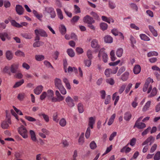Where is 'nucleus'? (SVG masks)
<instances>
[{
  "mask_svg": "<svg viewBox=\"0 0 160 160\" xmlns=\"http://www.w3.org/2000/svg\"><path fill=\"white\" fill-rule=\"evenodd\" d=\"M153 82V80L152 79L150 78H148L143 86L142 89L143 91L144 92L147 91V93H149L152 88V85H149V84L150 83H152Z\"/></svg>",
  "mask_w": 160,
  "mask_h": 160,
  "instance_id": "f257e3e1",
  "label": "nucleus"
},
{
  "mask_svg": "<svg viewBox=\"0 0 160 160\" xmlns=\"http://www.w3.org/2000/svg\"><path fill=\"white\" fill-rule=\"evenodd\" d=\"M44 11L45 13L48 14V16L52 19L54 18L56 14L54 9L51 7H46L45 8Z\"/></svg>",
  "mask_w": 160,
  "mask_h": 160,
  "instance_id": "f03ea898",
  "label": "nucleus"
},
{
  "mask_svg": "<svg viewBox=\"0 0 160 160\" xmlns=\"http://www.w3.org/2000/svg\"><path fill=\"white\" fill-rule=\"evenodd\" d=\"M55 95L57 97H54L52 99V102H56L62 101L64 99V97L62 96L58 91L56 90L55 91Z\"/></svg>",
  "mask_w": 160,
  "mask_h": 160,
  "instance_id": "7ed1b4c3",
  "label": "nucleus"
},
{
  "mask_svg": "<svg viewBox=\"0 0 160 160\" xmlns=\"http://www.w3.org/2000/svg\"><path fill=\"white\" fill-rule=\"evenodd\" d=\"M19 133L24 139H26L28 137L27 130L23 126H22L18 128Z\"/></svg>",
  "mask_w": 160,
  "mask_h": 160,
  "instance_id": "20e7f679",
  "label": "nucleus"
},
{
  "mask_svg": "<svg viewBox=\"0 0 160 160\" xmlns=\"http://www.w3.org/2000/svg\"><path fill=\"white\" fill-rule=\"evenodd\" d=\"M34 33L35 35H38L42 37H47L48 36L46 32L44 30L41 28L35 29Z\"/></svg>",
  "mask_w": 160,
  "mask_h": 160,
  "instance_id": "39448f33",
  "label": "nucleus"
},
{
  "mask_svg": "<svg viewBox=\"0 0 160 160\" xmlns=\"http://www.w3.org/2000/svg\"><path fill=\"white\" fill-rule=\"evenodd\" d=\"M83 22L88 24H92L95 22V21L89 15H87L84 17L83 19Z\"/></svg>",
  "mask_w": 160,
  "mask_h": 160,
  "instance_id": "423d86ee",
  "label": "nucleus"
},
{
  "mask_svg": "<svg viewBox=\"0 0 160 160\" xmlns=\"http://www.w3.org/2000/svg\"><path fill=\"white\" fill-rule=\"evenodd\" d=\"M96 118L95 117H91L88 118V127L92 129L93 128L94 125L95 124Z\"/></svg>",
  "mask_w": 160,
  "mask_h": 160,
  "instance_id": "0eeeda50",
  "label": "nucleus"
},
{
  "mask_svg": "<svg viewBox=\"0 0 160 160\" xmlns=\"http://www.w3.org/2000/svg\"><path fill=\"white\" fill-rule=\"evenodd\" d=\"M90 45L91 47L94 49H98L100 48L98 40L96 39H92Z\"/></svg>",
  "mask_w": 160,
  "mask_h": 160,
  "instance_id": "6e6552de",
  "label": "nucleus"
},
{
  "mask_svg": "<svg viewBox=\"0 0 160 160\" xmlns=\"http://www.w3.org/2000/svg\"><path fill=\"white\" fill-rule=\"evenodd\" d=\"M19 64L18 63H14L11 65L10 67V70L12 73H16L18 68Z\"/></svg>",
  "mask_w": 160,
  "mask_h": 160,
  "instance_id": "1a4fd4ad",
  "label": "nucleus"
},
{
  "mask_svg": "<svg viewBox=\"0 0 160 160\" xmlns=\"http://www.w3.org/2000/svg\"><path fill=\"white\" fill-rule=\"evenodd\" d=\"M65 101L69 107L72 108L74 106L73 99L70 97L68 96L65 99Z\"/></svg>",
  "mask_w": 160,
  "mask_h": 160,
  "instance_id": "9d476101",
  "label": "nucleus"
},
{
  "mask_svg": "<svg viewBox=\"0 0 160 160\" xmlns=\"http://www.w3.org/2000/svg\"><path fill=\"white\" fill-rule=\"evenodd\" d=\"M98 56L99 57H102L103 61L105 63L107 62L108 57L107 53L104 52H100Z\"/></svg>",
  "mask_w": 160,
  "mask_h": 160,
  "instance_id": "9b49d317",
  "label": "nucleus"
},
{
  "mask_svg": "<svg viewBox=\"0 0 160 160\" xmlns=\"http://www.w3.org/2000/svg\"><path fill=\"white\" fill-rule=\"evenodd\" d=\"M54 82L55 87L58 89L63 86L62 81L59 78H55L54 80Z\"/></svg>",
  "mask_w": 160,
  "mask_h": 160,
  "instance_id": "f8f14e48",
  "label": "nucleus"
},
{
  "mask_svg": "<svg viewBox=\"0 0 160 160\" xmlns=\"http://www.w3.org/2000/svg\"><path fill=\"white\" fill-rule=\"evenodd\" d=\"M16 11L18 14L21 15L23 13L24 8L22 6L17 5L16 7Z\"/></svg>",
  "mask_w": 160,
  "mask_h": 160,
  "instance_id": "ddd939ff",
  "label": "nucleus"
},
{
  "mask_svg": "<svg viewBox=\"0 0 160 160\" xmlns=\"http://www.w3.org/2000/svg\"><path fill=\"white\" fill-rule=\"evenodd\" d=\"M43 88V87L41 85L37 86L33 90L34 93L38 95L40 94L42 91Z\"/></svg>",
  "mask_w": 160,
  "mask_h": 160,
  "instance_id": "4468645a",
  "label": "nucleus"
},
{
  "mask_svg": "<svg viewBox=\"0 0 160 160\" xmlns=\"http://www.w3.org/2000/svg\"><path fill=\"white\" fill-rule=\"evenodd\" d=\"M11 124V121L10 118H8L7 121H3L2 123V128L4 129H7L9 127V124Z\"/></svg>",
  "mask_w": 160,
  "mask_h": 160,
  "instance_id": "2eb2a0df",
  "label": "nucleus"
},
{
  "mask_svg": "<svg viewBox=\"0 0 160 160\" xmlns=\"http://www.w3.org/2000/svg\"><path fill=\"white\" fill-rule=\"evenodd\" d=\"M0 38L3 41H5V38L8 40H10L11 38L9 36L7 33L5 32L0 33Z\"/></svg>",
  "mask_w": 160,
  "mask_h": 160,
  "instance_id": "dca6fc26",
  "label": "nucleus"
},
{
  "mask_svg": "<svg viewBox=\"0 0 160 160\" xmlns=\"http://www.w3.org/2000/svg\"><path fill=\"white\" fill-rule=\"evenodd\" d=\"M46 92L48 99L50 100L52 102V99L53 98H54L53 91L51 89H49Z\"/></svg>",
  "mask_w": 160,
  "mask_h": 160,
  "instance_id": "f3484780",
  "label": "nucleus"
},
{
  "mask_svg": "<svg viewBox=\"0 0 160 160\" xmlns=\"http://www.w3.org/2000/svg\"><path fill=\"white\" fill-rule=\"evenodd\" d=\"M104 42L106 43H111L113 42V38L110 35H107L104 38Z\"/></svg>",
  "mask_w": 160,
  "mask_h": 160,
  "instance_id": "a211bd4d",
  "label": "nucleus"
},
{
  "mask_svg": "<svg viewBox=\"0 0 160 160\" xmlns=\"http://www.w3.org/2000/svg\"><path fill=\"white\" fill-rule=\"evenodd\" d=\"M141 70V67L139 65H135L133 68V72L135 74L139 73L140 72Z\"/></svg>",
  "mask_w": 160,
  "mask_h": 160,
  "instance_id": "6ab92c4d",
  "label": "nucleus"
},
{
  "mask_svg": "<svg viewBox=\"0 0 160 160\" xmlns=\"http://www.w3.org/2000/svg\"><path fill=\"white\" fill-rule=\"evenodd\" d=\"M135 127L139 129H142L146 127V125L144 123L136 122L134 126Z\"/></svg>",
  "mask_w": 160,
  "mask_h": 160,
  "instance_id": "aec40b11",
  "label": "nucleus"
},
{
  "mask_svg": "<svg viewBox=\"0 0 160 160\" xmlns=\"http://www.w3.org/2000/svg\"><path fill=\"white\" fill-rule=\"evenodd\" d=\"M150 93L148 96V98H151L156 95L157 93V89L156 87L152 88Z\"/></svg>",
  "mask_w": 160,
  "mask_h": 160,
  "instance_id": "412c9836",
  "label": "nucleus"
},
{
  "mask_svg": "<svg viewBox=\"0 0 160 160\" xmlns=\"http://www.w3.org/2000/svg\"><path fill=\"white\" fill-rule=\"evenodd\" d=\"M56 10L58 18L61 20H62L64 17L61 9L57 8L56 9Z\"/></svg>",
  "mask_w": 160,
  "mask_h": 160,
  "instance_id": "4be33fe9",
  "label": "nucleus"
},
{
  "mask_svg": "<svg viewBox=\"0 0 160 160\" xmlns=\"http://www.w3.org/2000/svg\"><path fill=\"white\" fill-rule=\"evenodd\" d=\"M129 74V72H128L126 71L122 75L121 77V79L123 81H127L128 78Z\"/></svg>",
  "mask_w": 160,
  "mask_h": 160,
  "instance_id": "5701e85b",
  "label": "nucleus"
},
{
  "mask_svg": "<svg viewBox=\"0 0 160 160\" xmlns=\"http://www.w3.org/2000/svg\"><path fill=\"white\" fill-rule=\"evenodd\" d=\"M119 97L118 95H117V92H115L113 94L112 99L113 100H114V105H115L117 104V102L119 100Z\"/></svg>",
  "mask_w": 160,
  "mask_h": 160,
  "instance_id": "b1692460",
  "label": "nucleus"
},
{
  "mask_svg": "<svg viewBox=\"0 0 160 160\" xmlns=\"http://www.w3.org/2000/svg\"><path fill=\"white\" fill-rule=\"evenodd\" d=\"M151 103V101H147L142 108V111L145 112L148 110L150 106Z\"/></svg>",
  "mask_w": 160,
  "mask_h": 160,
  "instance_id": "393cba45",
  "label": "nucleus"
},
{
  "mask_svg": "<svg viewBox=\"0 0 160 160\" xmlns=\"http://www.w3.org/2000/svg\"><path fill=\"white\" fill-rule=\"evenodd\" d=\"M67 72L69 73L73 72L75 73H77L78 72V70L75 67L69 66L68 68V70H67Z\"/></svg>",
  "mask_w": 160,
  "mask_h": 160,
  "instance_id": "a878e982",
  "label": "nucleus"
},
{
  "mask_svg": "<svg viewBox=\"0 0 160 160\" xmlns=\"http://www.w3.org/2000/svg\"><path fill=\"white\" fill-rule=\"evenodd\" d=\"M132 117V115L129 112H127L125 113L124 114V119L126 121H129Z\"/></svg>",
  "mask_w": 160,
  "mask_h": 160,
  "instance_id": "bb28decb",
  "label": "nucleus"
},
{
  "mask_svg": "<svg viewBox=\"0 0 160 160\" xmlns=\"http://www.w3.org/2000/svg\"><path fill=\"white\" fill-rule=\"evenodd\" d=\"M6 56L8 60H11L13 57V54L10 51H7L6 53Z\"/></svg>",
  "mask_w": 160,
  "mask_h": 160,
  "instance_id": "cd10ccee",
  "label": "nucleus"
},
{
  "mask_svg": "<svg viewBox=\"0 0 160 160\" xmlns=\"http://www.w3.org/2000/svg\"><path fill=\"white\" fill-rule=\"evenodd\" d=\"M35 59L38 61H40L43 60L45 57L44 55H42L38 54L35 55Z\"/></svg>",
  "mask_w": 160,
  "mask_h": 160,
  "instance_id": "c85d7f7f",
  "label": "nucleus"
},
{
  "mask_svg": "<svg viewBox=\"0 0 160 160\" xmlns=\"http://www.w3.org/2000/svg\"><path fill=\"white\" fill-rule=\"evenodd\" d=\"M24 82V80L23 79H21L19 81L16 82L13 86L14 88H17L21 86Z\"/></svg>",
  "mask_w": 160,
  "mask_h": 160,
  "instance_id": "c756f323",
  "label": "nucleus"
},
{
  "mask_svg": "<svg viewBox=\"0 0 160 160\" xmlns=\"http://www.w3.org/2000/svg\"><path fill=\"white\" fill-rule=\"evenodd\" d=\"M59 30L61 33L64 35L66 32V28L63 25H61L59 27Z\"/></svg>",
  "mask_w": 160,
  "mask_h": 160,
  "instance_id": "7c9ffc66",
  "label": "nucleus"
},
{
  "mask_svg": "<svg viewBox=\"0 0 160 160\" xmlns=\"http://www.w3.org/2000/svg\"><path fill=\"white\" fill-rule=\"evenodd\" d=\"M106 82L107 83L112 86L115 83L114 80L112 78H107L106 79Z\"/></svg>",
  "mask_w": 160,
  "mask_h": 160,
  "instance_id": "2f4dec72",
  "label": "nucleus"
},
{
  "mask_svg": "<svg viewBox=\"0 0 160 160\" xmlns=\"http://www.w3.org/2000/svg\"><path fill=\"white\" fill-rule=\"evenodd\" d=\"M67 52L68 55L71 57H73L75 56V52L72 49H68L67 50Z\"/></svg>",
  "mask_w": 160,
  "mask_h": 160,
  "instance_id": "473e14b6",
  "label": "nucleus"
},
{
  "mask_svg": "<svg viewBox=\"0 0 160 160\" xmlns=\"http://www.w3.org/2000/svg\"><path fill=\"white\" fill-rule=\"evenodd\" d=\"M67 122L65 118H62L59 121V124L60 126L62 127H65L67 124Z\"/></svg>",
  "mask_w": 160,
  "mask_h": 160,
  "instance_id": "72a5a7b5",
  "label": "nucleus"
},
{
  "mask_svg": "<svg viewBox=\"0 0 160 160\" xmlns=\"http://www.w3.org/2000/svg\"><path fill=\"white\" fill-rule=\"evenodd\" d=\"M149 28L151 32L154 36L157 37L158 36L157 31L154 29L153 26L149 25Z\"/></svg>",
  "mask_w": 160,
  "mask_h": 160,
  "instance_id": "f704fd0d",
  "label": "nucleus"
},
{
  "mask_svg": "<svg viewBox=\"0 0 160 160\" xmlns=\"http://www.w3.org/2000/svg\"><path fill=\"white\" fill-rule=\"evenodd\" d=\"M38 115L40 117H42L46 122H48L49 121V118L48 115L42 113L39 114Z\"/></svg>",
  "mask_w": 160,
  "mask_h": 160,
  "instance_id": "c9c22d12",
  "label": "nucleus"
},
{
  "mask_svg": "<svg viewBox=\"0 0 160 160\" xmlns=\"http://www.w3.org/2000/svg\"><path fill=\"white\" fill-rule=\"evenodd\" d=\"M15 54L16 56L18 57H24L25 56L24 52L19 50L16 51Z\"/></svg>",
  "mask_w": 160,
  "mask_h": 160,
  "instance_id": "e433bc0d",
  "label": "nucleus"
},
{
  "mask_svg": "<svg viewBox=\"0 0 160 160\" xmlns=\"http://www.w3.org/2000/svg\"><path fill=\"white\" fill-rule=\"evenodd\" d=\"M123 50L122 48H119L117 49L116 52V54L117 57H121L122 55Z\"/></svg>",
  "mask_w": 160,
  "mask_h": 160,
  "instance_id": "4c0bfd02",
  "label": "nucleus"
},
{
  "mask_svg": "<svg viewBox=\"0 0 160 160\" xmlns=\"http://www.w3.org/2000/svg\"><path fill=\"white\" fill-rule=\"evenodd\" d=\"M84 63L86 67L88 68L89 67L92 63L91 59H85L84 61Z\"/></svg>",
  "mask_w": 160,
  "mask_h": 160,
  "instance_id": "58836bf2",
  "label": "nucleus"
},
{
  "mask_svg": "<svg viewBox=\"0 0 160 160\" xmlns=\"http://www.w3.org/2000/svg\"><path fill=\"white\" fill-rule=\"evenodd\" d=\"M115 117L116 114L115 113L113 114L111 116L109 120V121L108 123L109 126H110L112 124L114 121Z\"/></svg>",
  "mask_w": 160,
  "mask_h": 160,
  "instance_id": "ea45409f",
  "label": "nucleus"
},
{
  "mask_svg": "<svg viewBox=\"0 0 160 160\" xmlns=\"http://www.w3.org/2000/svg\"><path fill=\"white\" fill-rule=\"evenodd\" d=\"M110 58L112 61H114L116 59V58L115 55V52L113 50H112L110 53Z\"/></svg>",
  "mask_w": 160,
  "mask_h": 160,
  "instance_id": "a19ab883",
  "label": "nucleus"
},
{
  "mask_svg": "<svg viewBox=\"0 0 160 160\" xmlns=\"http://www.w3.org/2000/svg\"><path fill=\"white\" fill-rule=\"evenodd\" d=\"M80 19V17L78 16H74L71 20L72 23L74 24L76 23Z\"/></svg>",
  "mask_w": 160,
  "mask_h": 160,
  "instance_id": "79ce46f5",
  "label": "nucleus"
},
{
  "mask_svg": "<svg viewBox=\"0 0 160 160\" xmlns=\"http://www.w3.org/2000/svg\"><path fill=\"white\" fill-rule=\"evenodd\" d=\"M58 89L62 95H65L67 93L66 90L63 85L58 88Z\"/></svg>",
  "mask_w": 160,
  "mask_h": 160,
  "instance_id": "37998d69",
  "label": "nucleus"
},
{
  "mask_svg": "<svg viewBox=\"0 0 160 160\" xmlns=\"http://www.w3.org/2000/svg\"><path fill=\"white\" fill-rule=\"evenodd\" d=\"M90 128L88 127L85 132V136L86 139H88L90 137L91 133Z\"/></svg>",
  "mask_w": 160,
  "mask_h": 160,
  "instance_id": "c03bdc74",
  "label": "nucleus"
},
{
  "mask_svg": "<svg viewBox=\"0 0 160 160\" xmlns=\"http://www.w3.org/2000/svg\"><path fill=\"white\" fill-rule=\"evenodd\" d=\"M78 110L79 113H82L84 111L83 105L81 103H79L78 105Z\"/></svg>",
  "mask_w": 160,
  "mask_h": 160,
  "instance_id": "a18cd8bd",
  "label": "nucleus"
},
{
  "mask_svg": "<svg viewBox=\"0 0 160 160\" xmlns=\"http://www.w3.org/2000/svg\"><path fill=\"white\" fill-rule=\"evenodd\" d=\"M111 74V70L110 69L107 68L105 70L104 74L106 77H110Z\"/></svg>",
  "mask_w": 160,
  "mask_h": 160,
  "instance_id": "49530a36",
  "label": "nucleus"
},
{
  "mask_svg": "<svg viewBox=\"0 0 160 160\" xmlns=\"http://www.w3.org/2000/svg\"><path fill=\"white\" fill-rule=\"evenodd\" d=\"M140 37L142 40L144 41H149L150 40L149 38L144 34H140Z\"/></svg>",
  "mask_w": 160,
  "mask_h": 160,
  "instance_id": "de8ad7c7",
  "label": "nucleus"
},
{
  "mask_svg": "<svg viewBox=\"0 0 160 160\" xmlns=\"http://www.w3.org/2000/svg\"><path fill=\"white\" fill-rule=\"evenodd\" d=\"M108 25L104 22H102L100 24V28L103 31L106 30L108 28Z\"/></svg>",
  "mask_w": 160,
  "mask_h": 160,
  "instance_id": "09e8293b",
  "label": "nucleus"
},
{
  "mask_svg": "<svg viewBox=\"0 0 160 160\" xmlns=\"http://www.w3.org/2000/svg\"><path fill=\"white\" fill-rule=\"evenodd\" d=\"M130 40L132 47L134 48L135 47L134 44L136 43V41L134 38L132 36H130Z\"/></svg>",
  "mask_w": 160,
  "mask_h": 160,
  "instance_id": "8fccbe9b",
  "label": "nucleus"
},
{
  "mask_svg": "<svg viewBox=\"0 0 160 160\" xmlns=\"http://www.w3.org/2000/svg\"><path fill=\"white\" fill-rule=\"evenodd\" d=\"M126 85L125 84H122L118 90V92L120 94H122L125 90Z\"/></svg>",
  "mask_w": 160,
  "mask_h": 160,
  "instance_id": "3c124183",
  "label": "nucleus"
},
{
  "mask_svg": "<svg viewBox=\"0 0 160 160\" xmlns=\"http://www.w3.org/2000/svg\"><path fill=\"white\" fill-rule=\"evenodd\" d=\"M29 132L32 140H35L36 138L35 132L33 130H30Z\"/></svg>",
  "mask_w": 160,
  "mask_h": 160,
  "instance_id": "603ef678",
  "label": "nucleus"
},
{
  "mask_svg": "<svg viewBox=\"0 0 160 160\" xmlns=\"http://www.w3.org/2000/svg\"><path fill=\"white\" fill-rule=\"evenodd\" d=\"M154 160H160V152H157L155 154L153 157Z\"/></svg>",
  "mask_w": 160,
  "mask_h": 160,
  "instance_id": "864d4df0",
  "label": "nucleus"
},
{
  "mask_svg": "<svg viewBox=\"0 0 160 160\" xmlns=\"http://www.w3.org/2000/svg\"><path fill=\"white\" fill-rule=\"evenodd\" d=\"M43 43L40 41H36L33 45V46L34 48L39 47L42 45Z\"/></svg>",
  "mask_w": 160,
  "mask_h": 160,
  "instance_id": "5fc2aeb1",
  "label": "nucleus"
},
{
  "mask_svg": "<svg viewBox=\"0 0 160 160\" xmlns=\"http://www.w3.org/2000/svg\"><path fill=\"white\" fill-rule=\"evenodd\" d=\"M131 150V149L129 148H126V147H124L121 150V152H125L126 153H127L130 151Z\"/></svg>",
  "mask_w": 160,
  "mask_h": 160,
  "instance_id": "6e6d98bb",
  "label": "nucleus"
},
{
  "mask_svg": "<svg viewBox=\"0 0 160 160\" xmlns=\"http://www.w3.org/2000/svg\"><path fill=\"white\" fill-rule=\"evenodd\" d=\"M87 55L89 59H92V52L91 50L89 49L87 51Z\"/></svg>",
  "mask_w": 160,
  "mask_h": 160,
  "instance_id": "4d7b16f0",
  "label": "nucleus"
},
{
  "mask_svg": "<svg viewBox=\"0 0 160 160\" xmlns=\"http://www.w3.org/2000/svg\"><path fill=\"white\" fill-rule=\"evenodd\" d=\"M158 54V52H151L148 53V57H151L153 56H157Z\"/></svg>",
  "mask_w": 160,
  "mask_h": 160,
  "instance_id": "13d9d810",
  "label": "nucleus"
},
{
  "mask_svg": "<svg viewBox=\"0 0 160 160\" xmlns=\"http://www.w3.org/2000/svg\"><path fill=\"white\" fill-rule=\"evenodd\" d=\"M9 67L8 66H6L3 68L2 72L4 73L8 74L9 76H10L11 75V73L10 72H9Z\"/></svg>",
  "mask_w": 160,
  "mask_h": 160,
  "instance_id": "bf43d9fd",
  "label": "nucleus"
},
{
  "mask_svg": "<svg viewBox=\"0 0 160 160\" xmlns=\"http://www.w3.org/2000/svg\"><path fill=\"white\" fill-rule=\"evenodd\" d=\"M125 70L126 69L124 67H122L118 70V71L117 74V76H119L121 73H122L123 72L125 71Z\"/></svg>",
  "mask_w": 160,
  "mask_h": 160,
  "instance_id": "052dcab7",
  "label": "nucleus"
},
{
  "mask_svg": "<svg viewBox=\"0 0 160 160\" xmlns=\"http://www.w3.org/2000/svg\"><path fill=\"white\" fill-rule=\"evenodd\" d=\"M22 37L27 39H30L32 38V36L30 33H25L22 34Z\"/></svg>",
  "mask_w": 160,
  "mask_h": 160,
  "instance_id": "680f3d73",
  "label": "nucleus"
},
{
  "mask_svg": "<svg viewBox=\"0 0 160 160\" xmlns=\"http://www.w3.org/2000/svg\"><path fill=\"white\" fill-rule=\"evenodd\" d=\"M44 65L48 68H53V67L52 66L49 62L47 61H45L43 62Z\"/></svg>",
  "mask_w": 160,
  "mask_h": 160,
  "instance_id": "e2e57ef3",
  "label": "nucleus"
},
{
  "mask_svg": "<svg viewBox=\"0 0 160 160\" xmlns=\"http://www.w3.org/2000/svg\"><path fill=\"white\" fill-rule=\"evenodd\" d=\"M90 147L91 149H94L97 147L96 144L94 141H93L90 143Z\"/></svg>",
  "mask_w": 160,
  "mask_h": 160,
  "instance_id": "0e129e2a",
  "label": "nucleus"
},
{
  "mask_svg": "<svg viewBox=\"0 0 160 160\" xmlns=\"http://www.w3.org/2000/svg\"><path fill=\"white\" fill-rule=\"evenodd\" d=\"M25 94L24 93H21L18 94V98L20 100H22L24 98Z\"/></svg>",
  "mask_w": 160,
  "mask_h": 160,
  "instance_id": "69168bd1",
  "label": "nucleus"
},
{
  "mask_svg": "<svg viewBox=\"0 0 160 160\" xmlns=\"http://www.w3.org/2000/svg\"><path fill=\"white\" fill-rule=\"evenodd\" d=\"M25 118L26 119L30 122H35L36 121V119L35 118L31 117L25 116Z\"/></svg>",
  "mask_w": 160,
  "mask_h": 160,
  "instance_id": "338daca9",
  "label": "nucleus"
},
{
  "mask_svg": "<svg viewBox=\"0 0 160 160\" xmlns=\"http://www.w3.org/2000/svg\"><path fill=\"white\" fill-rule=\"evenodd\" d=\"M22 68L27 70H28L30 68V66L27 63L24 62L22 64Z\"/></svg>",
  "mask_w": 160,
  "mask_h": 160,
  "instance_id": "774afa93",
  "label": "nucleus"
}]
</instances>
